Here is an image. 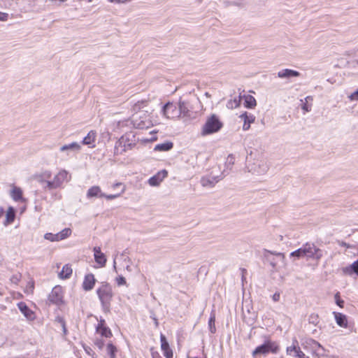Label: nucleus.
Listing matches in <instances>:
<instances>
[{"label":"nucleus","instance_id":"f3484780","mask_svg":"<svg viewBox=\"0 0 358 358\" xmlns=\"http://www.w3.org/2000/svg\"><path fill=\"white\" fill-rule=\"evenodd\" d=\"M287 353L294 357L307 358L306 355L301 350L300 348L294 343L287 348Z\"/></svg>","mask_w":358,"mask_h":358},{"label":"nucleus","instance_id":"a878e982","mask_svg":"<svg viewBox=\"0 0 358 358\" xmlns=\"http://www.w3.org/2000/svg\"><path fill=\"white\" fill-rule=\"evenodd\" d=\"M73 270L69 264H65L62 271L59 273L58 276L60 279H68L71 277Z\"/></svg>","mask_w":358,"mask_h":358},{"label":"nucleus","instance_id":"4be33fe9","mask_svg":"<svg viewBox=\"0 0 358 358\" xmlns=\"http://www.w3.org/2000/svg\"><path fill=\"white\" fill-rule=\"evenodd\" d=\"M103 196H105V194L101 192V188L99 186H96V185L90 187L87 192V198H92V197L102 198Z\"/></svg>","mask_w":358,"mask_h":358},{"label":"nucleus","instance_id":"aec40b11","mask_svg":"<svg viewBox=\"0 0 358 358\" xmlns=\"http://www.w3.org/2000/svg\"><path fill=\"white\" fill-rule=\"evenodd\" d=\"M240 118L243 120L244 124L243 125V129L247 131L250 127V124L253 123L255 120V117L253 115H248L245 112L240 115Z\"/></svg>","mask_w":358,"mask_h":358},{"label":"nucleus","instance_id":"20e7f679","mask_svg":"<svg viewBox=\"0 0 358 358\" xmlns=\"http://www.w3.org/2000/svg\"><path fill=\"white\" fill-rule=\"evenodd\" d=\"M222 127V123L215 115L209 117L202 128V135H208L218 131Z\"/></svg>","mask_w":358,"mask_h":358},{"label":"nucleus","instance_id":"0e129e2a","mask_svg":"<svg viewBox=\"0 0 358 358\" xmlns=\"http://www.w3.org/2000/svg\"><path fill=\"white\" fill-rule=\"evenodd\" d=\"M271 265H272L273 267H274V266H275V262H271Z\"/></svg>","mask_w":358,"mask_h":358},{"label":"nucleus","instance_id":"864d4df0","mask_svg":"<svg viewBox=\"0 0 358 358\" xmlns=\"http://www.w3.org/2000/svg\"><path fill=\"white\" fill-rule=\"evenodd\" d=\"M85 352L88 354V355H90L91 354V352L92 351V349L88 347V346H83Z\"/></svg>","mask_w":358,"mask_h":358},{"label":"nucleus","instance_id":"5fc2aeb1","mask_svg":"<svg viewBox=\"0 0 358 358\" xmlns=\"http://www.w3.org/2000/svg\"><path fill=\"white\" fill-rule=\"evenodd\" d=\"M302 109L303 110H305L306 112H308L310 110V108L308 106V105L306 103H305L303 106H302Z\"/></svg>","mask_w":358,"mask_h":358},{"label":"nucleus","instance_id":"7c9ffc66","mask_svg":"<svg viewBox=\"0 0 358 358\" xmlns=\"http://www.w3.org/2000/svg\"><path fill=\"white\" fill-rule=\"evenodd\" d=\"M147 105H148V101H146V100L138 101L133 105L132 110L135 113H137V112L140 111L142 108H144L145 107H146Z\"/></svg>","mask_w":358,"mask_h":358},{"label":"nucleus","instance_id":"39448f33","mask_svg":"<svg viewBox=\"0 0 358 358\" xmlns=\"http://www.w3.org/2000/svg\"><path fill=\"white\" fill-rule=\"evenodd\" d=\"M303 253L307 258L319 260L322 257V250L314 243H306L302 246Z\"/></svg>","mask_w":358,"mask_h":358},{"label":"nucleus","instance_id":"b1692460","mask_svg":"<svg viewBox=\"0 0 358 358\" xmlns=\"http://www.w3.org/2000/svg\"><path fill=\"white\" fill-rule=\"evenodd\" d=\"M334 317L338 325L341 327H346L348 324V320L345 315L334 312Z\"/></svg>","mask_w":358,"mask_h":358},{"label":"nucleus","instance_id":"49530a36","mask_svg":"<svg viewBox=\"0 0 358 358\" xmlns=\"http://www.w3.org/2000/svg\"><path fill=\"white\" fill-rule=\"evenodd\" d=\"M348 98L350 99V101H358V90L353 92L352 94H351L348 96Z\"/></svg>","mask_w":358,"mask_h":358},{"label":"nucleus","instance_id":"393cba45","mask_svg":"<svg viewBox=\"0 0 358 358\" xmlns=\"http://www.w3.org/2000/svg\"><path fill=\"white\" fill-rule=\"evenodd\" d=\"M10 196L11 198L15 201H22V190L20 187L13 186L11 191H10Z\"/></svg>","mask_w":358,"mask_h":358},{"label":"nucleus","instance_id":"37998d69","mask_svg":"<svg viewBox=\"0 0 358 358\" xmlns=\"http://www.w3.org/2000/svg\"><path fill=\"white\" fill-rule=\"evenodd\" d=\"M334 297H335V300H336V304H337L339 307L343 308V303H344V301H343L342 299H341L339 293H338H338H336V294H335V296H334Z\"/></svg>","mask_w":358,"mask_h":358},{"label":"nucleus","instance_id":"e433bc0d","mask_svg":"<svg viewBox=\"0 0 358 358\" xmlns=\"http://www.w3.org/2000/svg\"><path fill=\"white\" fill-rule=\"evenodd\" d=\"M56 324H57L58 327L62 328V332H63L64 334H67V331H66V329L65 322H64V320L62 318L58 317L56 320Z\"/></svg>","mask_w":358,"mask_h":358},{"label":"nucleus","instance_id":"0eeeda50","mask_svg":"<svg viewBox=\"0 0 358 358\" xmlns=\"http://www.w3.org/2000/svg\"><path fill=\"white\" fill-rule=\"evenodd\" d=\"M243 318L248 325H252L257 319V313L253 310L250 303H245L242 308Z\"/></svg>","mask_w":358,"mask_h":358},{"label":"nucleus","instance_id":"1a4fd4ad","mask_svg":"<svg viewBox=\"0 0 358 358\" xmlns=\"http://www.w3.org/2000/svg\"><path fill=\"white\" fill-rule=\"evenodd\" d=\"M71 229L70 228H65L63 230H62L60 232H58L57 234H52V233H46L44 235V238L46 240H48L50 241L54 242V241H59L62 240H64L71 234Z\"/></svg>","mask_w":358,"mask_h":358},{"label":"nucleus","instance_id":"5701e85b","mask_svg":"<svg viewBox=\"0 0 358 358\" xmlns=\"http://www.w3.org/2000/svg\"><path fill=\"white\" fill-rule=\"evenodd\" d=\"M218 181H219V179L217 178V177L206 176V177H203L201 179V185L205 187H212Z\"/></svg>","mask_w":358,"mask_h":358},{"label":"nucleus","instance_id":"cd10ccee","mask_svg":"<svg viewBox=\"0 0 358 358\" xmlns=\"http://www.w3.org/2000/svg\"><path fill=\"white\" fill-rule=\"evenodd\" d=\"M15 217V210L13 207H9L6 213V222L5 225L12 223Z\"/></svg>","mask_w":358,"mask_h":358},{"label":"nucleus","instance_id":"a211bd4d","mask_svg":"<svg viewBox=\"0 0 358 358\" xmlns=\"http://www.w3.org/2000/svg\"><path fill=\"white\" fill-rule=\"evenodd\" d=\"M96 138V132L94 130H91L87 136L83 138L82 143L83 145H88L90 148L95 147V141Z\"/></svg>","mask_w":358,"mask_h":358},{"label":"nucleus","instance_id":"69168bd1","mask_svg":"<svg viewBox=\"0 0 358 358\" xmlns=\"http://www.w3.org/2000/svg\"><path fill=\"white\" fill-rule=\"evenodd\" d=\"M357 63H358V59H357Z\"/></svg>","mask_w":358,"mask_h":358},{"label":"nucleus","instance_id":"680f3d73","mask_svg":"<svg viewBox=\"0 0 358 358\" xmlns=\"http://www.w3.org/2000/svg\"><path fill=\"white\" fill-rule=\"evenodd\" d=\"M124 261L126 262V263H129L130 262V259L129 257H124Z\"/></svg>","mask_w":358,"mask_h":358},{"label":"nucleus","instance_id":"ddd939ff","mask_svg":"<svg viewBox=\"0 0 358 358\" xmlns=\"http://www.w3.org/2000/svg\"><path fill=\"white\" fill-rule=\"evenodd\" d=\"M17 307L20 309V312L24 315V316L30 321H32L35 319L36 315L34 311H32L24 302H20L17 303Z\"/></svg>","mask_w":358,"mask_h":358},{"label":"nucleus","instance_id":"6e6d98bb","mask_svg":"<svg viewBox=\"0 0 358 358\" xmlns=\"http://www.w3.org/2000/svg\"><path fill=\"white\" fill-rule=\"evenodd\" d=\"M275 255H276V257H278L281 261H283V260H284L285 257H284L283 254H282V253H276V254H275Z\"/></svg>","mask_w":358,"mask_h":358},{"label":"nucleus","instance_id":"412c9836","mask_svg":"<svg viewBox=\"0 0 358 358\" xmlns=\"http://www.w3.org/2000/svg\"><path fill=\"white\" fill-rule=\"evenodd\" d=\"M300 76V73L299 71L285 69H282L278 73V76L280 78H289L292 77H299Z\"/></svg>","mask_w":358,"mask_h":358},{"label":"nucleus","instance_id":"423d86ee","mask_svg":"<svg viewBox=\"0 0 358 358\" xmlns=\"http://www.w3.org/2000/svg\"><path fill=\"white\" fill-rule=\"evenodd\" d=\"M249 171L257 175L266 173L268 170V164L264 159H256L248 166Z\"/></svg>","mask_w":358,"mask_h":358},{"label":"nucleus","instance_id":"a18cd8bd","mask_svg":"<svg viewBox=\"0 0 358 358\" xmlns=\"http://www.w3.org/2000/svg\"><path fill=\"white\" fill-rule=\"evenodd\" d=\"M116 282L119 286L124 285L126 284V280L123 276H119L118 278H117Z\"/></svg>","mask_w":358,"mask_h":358},{"label":"nucleus","instance_id":"2f4dec72","mask_svg":"<svg viewBox=\"0 0 358 358\" xmlns=\"http://www.w3.org/2000/svg\"><path fill=\"white\" fill-rule=\"evenodd\" d=\"M241 102V97L234 98V99H230L228 101L227 103V107L230 109L236 108L239 106Z\"/></svg>","mask_w":358,"mask_h":358},{"label":"nucleus","instance_id":"4c0bfd02","mask_svg":"<svg viewBox=\"0 0 358 358\" xmlns=\"http://www.w3.org/2000/svg\"><path fill=\"white\" fill-rule=\"evenodd\" d=\"M215 315H213L210 316L209 321H208V325H209L210 331L211 334L215 333Z\"/></svg>","mask_w":358,"mask_h":358},{"label":"nucleus","instance_id":"f257e3e1","mask_svg":"<svg viewBox=\"0 0 358 358\" xmlns=\"http://www.w3.org/2000/svg\"><path fill=\"white\" fill-rule=\"evenodd\" d=\"M34 178L47 190L55 189L62 187L63 184L71 179L69 172L64 169L60 170L52 178V173L49 170L42 171L34 176Z\"/></svg>","mask_w":358,"mask_h":358},{"label":"nucleus","instance_id":"8fccbe9b","mask_svg":"<svg viewBox=\"0 0 358 358\" xmlns=\"http://www.w3.org/2000/svg\"><path fill=\"white\" fill-rule=\"evenodd\" d=\"M150 134L152 135V137L150 138V139H145V140H143L144 141H156L157 140V136H156V132H150Z\"/></svg>","mask_w":358,"mask_h":358},{"label":"nucleus","instance_id":"9b49d317","mask_svg":"<svg viewBox=\"0 0 358 358\" xmlns=\"http://www.w3.org/2000/svg\"><path fill=\"white\" fill-rule=\"evenodd\" d=\"M168 172L166 170H162L157 174L151 177L148 180V184L150 186H158L163 181V180L167 176Z\"/></svg>","mask_w":358,"mask_h":358},{"label":"nucleus","instance_id":"72a5a7b5","mask_svg":"<svg viewBox=\"0 0 358 358\" xmlns=\"http://www.w3.org/2000/svg\"><path fill=\"white\" fill-rule=\"evenodd\" d=\"M178 106H179V108L178 110L180 113V115H183L184 116L187 115V113H188V110L185 106V103L184 101H180L178 103Z\"/></svg>","mask_w":358,"mask_h":358},{"label":"nucleus","instance_id":"3c124183","mask_svg":"<svg viewBox=\"0 0 358 358\" xmlns=\"http://www.w3.org/2000/svg\"><path fill=\"white\" fill-rule=\"evenodd\" d=\"M109 1L110 2H114V3H127V2H129L131 0H109Z\"/></svg>","mask_w":358,"mask_h":358},{"label":"nucleus","instance_id":"6ab92c4d","mask_svg":"<svg viewBox=\"0 0 358 358\" xmlns=\"http://www.w3.org/2000/svg\"><path fill=\"white\" fill-rule=\"evenodd\" d=\"M161 349L166 358L173 357V351L171 349L166 337H161Z\"/></svg>","mask_w":358,"mask_h":358},{"label":"nucleus","instance_id":"c9c22d12","mask_svg":"<svg viewBox=\"0 0 358 358\" xmlns=\"http://www.w3.org/2000/svg\"><path fill=\"white\" fill-rule=\"evenodd\" d=\"M125 187H122V189L120 192L115 194H106L103 197L106 198L108 200H112L120 196L125 192Z\"/></svg>","mask_w":358,"mask_h":358},{"label":"nucleus","instance_id":"2eb2a0df","mask_svg":"<svg viewBox=\"0 0 358 358\" xmlns=\"http://www.w3.org/2000/svg\"><path fill=\"white\" fill-rule=\"evenodd\" d=\"M94 256L95 262L101 266L103 267L106 265V258L105 255L101 252L100 247H94Z\"/></svg>","mask_w":358,"mask_h":358},{"label":"nucleus","instance_id":"c85d7f7f","mask_svg":"<svg viewBox=\"0 0 358 358\" xmlns=\"http://www.w3.org/2000/svg\"><path fill=\"white\" fill-rule=\"evenodd\" d=\"M173 146L172 142H165L163 143L157 144L155 147L156 151H168L170 150Z\"/></svg>","mask_w":358,"mask_h":358},{"label":"nucleus","instance_id":"f03ea898","mask_svg":"<svg viewBox=\"0 0 358 358\" xmlns=\"http://www.w3.org/2000/svg\"><path fill=\"white\" fill-rule=\"evenodd\" d=\"M96 293L103 308L108 309L113 296L111 286L108 283H103L97 289Z\"/></svg>","mask_w":358,"mask_h":358},{"label":"nucleus","instance_id":"7ed1b4c3","mask_svg":"<svg viewBox=\"0 0 358 358\" xmlns=\"http://www.w3.org/2000/svg\"><path fill=\"white\" fill-rule=\"evenodd\" d=\"M278 351L279 346L278 343L275 341L267 340L253 350L252 356L266 355L268 353L276 354Z\"/></svg>","mask_w":358,"mask_h":358},{"label":"nucleus","instance_id":"9d476101","mask_svg":"<svg viewBox=\"0 0 358 358\" xmlns=\"http://www.w3.org/2000/svg\"><path fill=\"white\" fill-rule=\"evenodd\" d=\"M162 112L164 115L168 119H174L180 116L177 107L170 102L164 106Z\"/></svg>","mask_w":358,"mask_h":358},{"label":"nucleus","instance_id":"bf43d9fd","mask_svg":"<svg viewBox=\"0 0 358 358\" xmlns=\"http://www.w3.org/2000/svg\"><path fill=\"white\" fill-rule=\"evenodd\" d=\"M158 356V353L157 352H152V358H155L156 356Z\"/></svg>","mask_w":358,"mask_h":358},{"label":"nucleus","instance_id":"13d9d810","mask_svg":"<svg viewBox=\"0 0 358 358\" xmlns=\"http://www.w3.org/2000/svg\"><path fill=\"white\" fill-rule=\"evenodd\" d=\"M4 213V210L2 207H0V217H2V215H3Z\"/></svg>","mask_w":358,"mask_h":358},{"label":"nucleus","instance_id":"c03bdc74","mask_svg":"<svg viewBox=\"0 0 358 358\" xmlns=\"http://www.w3.org/2000/svg\"><path fill=\"white\" fill-rule=\"evenodd\" d=\"M309 322L313 324H317L319 322L318 315L316 314H311L309 317Z\"/></svg>","mask_w":358,"mask_h":358},{"label":"nucleus","instance_id":"e2e57ef3","mask_svg":"<svg viewBox=\"0 0 358 358\" xmlns=\"http://www.w3.org/2000/svg\"><path fill=\"white\" fill-rule=\"evenodd\" d=\"M113 268L115 271H117V267H116V262L115 260L114 259L113 261Z\"/></svg>","mask_w":358,"mask_h":358},{"label":"nucleus","instance_id":"dca6fc26","mask_svg":"<svg viewBox=\"0 0 358 358\" xmlns=\"http://www.w3.org/2000/svg\"><path fill=\"white\" fill-rule=\"evenodd\" d=\"M96 279L92 273H88L85 276L83 288L85 291L92 290L95 285Z\"/></svg>","mask_w":358,"mask_h":358},{"label":"nucleus","instance_id":"4468645a","mask_svg":"<svg viewBox=\"0 0 358 358\" xmlns=\"http://www.w3.org/2000/svg\"><path fill=\"white\" fill-rule=\"evenodd\" d=\"M140 118L141 117H138L137 115H132L131 121L135 128L143 129L148 128L151 125L150 121L146 120H140Z\"/></svg>","mask_w":358,"mask_h":358},{"label":"nucleus","instance_id":"052dcab7","mask_svg":"<svg viewBox=\"0 0 358 358\" xmlns=\"http://www.w3.org/2000/svg\"><path fill=\"white\" fill-rule=\"evenodd\" d=\"M305 99H306V101H312L313 98L310 96H308L306 97Z\"/></svg>","mask_w":358,"mask_h":358},{"label":"nucleus","instance_id":"a19ab883","mask_svg":"<svg viewBox=\"0 0 358 358\" xmlns=\"http://www.w3.org/2000/svg\"><path fill=\"white\" fill-rule=\"evenodd\" d=\"M20 278H21V275L20 274H15V275H13L10 280L12 283L15 284V285H17L18 282H20Z\"/></svg>","mask_w":358,"mask_h":358},{"label":"nucleus","instance_id":"f704fd0d","mask_svg":"<svg viewBox=\"0 0 358 358\" xmlns=\"http://www.w3.org/2000/svg\"><path fill=\"white\" fill-rule=\"evenodd\" d=\"M107 352L110 358H115V352L117 351L116 347L111 343L107 345Z\"/></svg>","mask_w":358,"mask_h":358},{"label":"nucleus","instance_id":"f8f14e48","mask_svg":"<svg viewBox=\"0 0 358 358\" xmlns=\"http://www.w3.org/2000/svg\"><path fill=\"white\" fill-rule=\"evenodd\" d=\"M81 150V145L77 142H73L66 144L60 147L59 150L62 152H66V155H69L72 152H78Z\"/></svg>","mask_w":358,"mask_h":358},{"label":"nucleus","instance_id":"79ce46f5","mask_svg":"<svg viewBox=\"0 0 358 358\" xmlns=\"http://www.w3.org/2000/svg\"><path fill=\"white\" fill-rule=\"evenodd\" d=\"M308 340L309 341L308 343L311 344V345H312L311 346V349L313 350H315L317 349V348H320V343L318 342L313 340L312 338H308Z\"/></svg>","mask_w":358,"mask_h":358},{"label":"nucleus","instance_id":"4d7b16f0","mask_svg":"<svg viewBox=\"0 0 358 358\" xmlns=\"http://www.w3.org/2000/svg\"><path fill=\"white\" fill-rule=\"evenodd\" d=\"M126 270L129 272H131L132 271L131 267L129 264H127L126 266Z\"/></svg>","mask_w":358,"mask_h":358},{"label":"nucleus","instance_id":"ea45409f","mask_svg":"<svg viewBox=\"0 0 358 358\" xmlns=\"http://www.w3.org/2000/svg\"><path fill=\"white\" fill-rule=\"evenodd\" d=\"M34 283L33 281H29L28 283H27V287L24 290L25 292L27 293H32L33 291H34Z\"/></svg>","mask_w":358,"mask_h":358},{"label":"nucleus","instance_id":"09e8293b","mask_svg":"<svg viewBox=\"0 0 358 358\" xmlns=\"http://www.w3.org/2000/svg\"><path fill=\"white\" fill-rule=\"evenodd\" d=\"M280 293L278 292L274 293L272 296V299L275 302L278 301L280 300Z\"/></svg>","mask_w":358,"mask_h":358},{"label":"nucleus","instance_id":"58836bf2","mask_svg":"<svg viewBox=\"0 0 358 358\" xmlns=\"http://www.w3.org/2000/svg\"><path fill=\"white\" fill-rule=\"evenodd\" d=\"M291 257H296L297 258L305 257L304 253H303L302 247L298 250L290 253Z\"/></svg>","mask_w":358,"mask_h":358},{"label":"nucleus","instance_id":"6e6552de","mask_svg":"<svg viewBox=\"0 0 358 358\" xmlns=\"http://www.w3.org/2000/svg\"><path fill=\"white\" fill-rule=\"evenodd\" d=\"M49 301L57 306H60L64 304V292L63 288L57 285L52 289L50 294L48 296Z\"/></svg>","mask_w":358,"mask_h":358},{"label":"nucleus","instance_id":"603ef678","mask_svg":"<svg viewBox=\"0 0 358 358\" xmlns=\"http://www.w3.org/2000/svg\"><path fill=\"white\" fill-rule=\"evenodd\" d=\"M125 187V186H124L122 183H121V182H116V183H114V184L112 185V187H113V189H115V188H117V187Z\"/></svg>","mask_w":358,"mask_h":358},{"label":"nucleus","instance_id":"de8ad7c7","mask_svg":"<svg viewBox=\"0 0 358 358\" xmlns=\"http://www.w3.org/2000/svg\"><path fill=\"white\" fill-rule=\"evenodd\" d=\"M8 13L0 12V21L5 22L8 20Z\"/></svg>","mask_w":358,"mask_h":358},{"label":"nucleus","instance_id":"473e14b6","mask_svg":"<svg viewBox=\"0 0 358 358\" xmlns=\"http://www.w3.org/2000/svg\"><path fill=\"white\" fill-rule=\"evenodd\" d=\"M96 332L101 336H108L110 334V331L107 327H104L102 324L96 328Z\"/></svg>","mask_w":358,"mask_h":358},{"label":"nucleus","instance_id":"bb28decb","mask_svg":"<svg viewBox=\"0 0 358 358\" xmlns=\"http://www.w3.org/2000/svg\"><path fill=\"white\" fill-rule=\"evenodd\" d=\"M342 271L345 275H352L353 273L358 275V260L353 262L351 265L343 268Z\"/></svg>","mask_w":358,"mask_h":358},{"label":"nucleus","instance_id":"c756f323","mask_svg":"<svg viewBox=\"0 0 358 358\" xmlns=\"http://www.w3.org/2000/svg\"><path fill=\"white\" fill-rule=\"evenodd\" d=\"M257 102L254 96L251 95L245 96V106L248 108H252L256 106Z\"/></svg>","mask_w":358,"mask_h":358}]
</instances>
